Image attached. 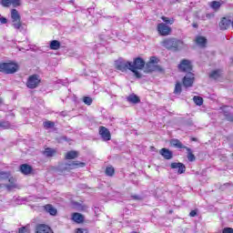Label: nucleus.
<instances>
[{"label": "nucleus", "mask_w": 233, "mask_h": 233, "mask_svg": "<svg viewBox=\"0 0 233 233\" xmlns=\"http://www.w3.org/2000/svg\"><path fill=\"white\" fill-rule=\"evenodd\" d=\"M182 88H181V83L177 82L175 86L174 94H181Z\"/></svg>", "instance_id": "obj_33"}, {"label": "nucleus", "mask_w": 233, "mask_h": 233, "mask_svg": "<svg viewBox=\"0 0 233 233\" xmlns=\"http://www.w3.org/2000/svg\"><path fill=\"white\" fill-rule=\"evenodd\" d=\"M189 216L190 218H196V216H198V211L196 210L190 211Z\"/></svg>", "instance_id": "obj_45"}, {"label": "nucleus", "mask_w": 233, "mask_h": 233, "mask_svg": "<svg viewBox=\"0 0 233 233\" xmlns=\"http://www.w3.org/2000/svg\"><path fill=\"white\" fill-rule=\"evenodd\" d=\"M0 188H1V184H0Z\"/></svg>", "instance_id": "obj_52"}, {"label": "nucleus", "mask_w": 233, "mask_h": 233, "mask_svg": "<svg viewBox=\"0 0 233 233\" xmlns=\"http://www.w3.org/2000/svg\"><path fill=\"white\" fill-rule=\"evenodd\" d=\"M171 147H174L175 148H185L187 149V147L184 146L179 139L173 138L170 141Z\"/></svg>", "instance_id": "obj_19"}, {"label": "nucleus", "mask_w": 233, "mask_h": 233, "mask_svg": "<svg viewBox=\"0 0 233 233\" xmlns=\"http://www.w3.org/2000/svg\"><path fill=\"white\" fill-rule=\"evenodd\" d=\"M226 119L228 120V121H233V115H232V113H230L229 115H228L227 116H226Z\"/></svg>", "instance_id": "obj_46"}, {"label": "nucleus", "mask_w": 233, "mask_h": 233, "mask_svg": "<svg viewBox=\"0 0 233 233\" xmlns=\"http://www.w3.org/2000/svg\"><path fill=\"white\" fill-rule=\"evenodd\" d=\"M61 48V43L57 40H52L50 42V49L51 50H59Z\"/></svg>", "instance_id": "obj_23"}, {"label": "nucleus", "mask_w": 233, "mask_h": 233, "mask_svg": "<svg viewBox=\"0 0 233 233\" xmlns=\"http://www.w3.org/2000/svg\"><path fill=\"white\" fill-rule=\"evenodd\" d=\"M133 199H141V197H139V196H133Z\"/></svg>", "instance_id": "obj_47"}, {"label": "nucleus", "mask_w": 233, "mask_h": 233, "mask_svg": "<svg viewBox=\"0 0 233 233\" xmlns=\"http://www.w3.org/2000/svg\"><path fill=\"white\" fill-rule=\"evenodd\" d=\"M11 18L12 25L15 30H19V32H23V30H26V25L21 23V15H19V11L17 9L11 10Z\"/></svg>", "instance_id": "obj_3"}, {"label": "nucleus", "mask_w": 233, "mask_h": 233, "mask_svg": "<svg viewBox=\"0 0 233 233\" xmlns=\"http://www.w3.org/2000/svg\"><path fill=\"white\" fill-rule=\"evenodd\" d=\"M161 45L164 48L172 52H179L183 48V41L177 38H166L162 41Z\"/></svg>", "instance_id": "obj_1"}, {"label": "nucleus", "mask_w": 233, "mask_h": 233, "mask_svg": "<svg viewBox=\"0 0 233 233\" xmlns=\"http://www.w3.org/2000/svg\"><path fill=\"white\" fill-rule=\"evenodd\" d=\"M87 12H88L89 14H92V8H88V9H87Z\"/></svg>", "instance_id": "obj_48"}, {"label": "nucleus", "mask_w": 233, "mask_h": 233, "mask_svg": "<svg viewBox=\"0 0 233 233\" xmlns=\"http://www.w3.org/2000/svg\"><path fill=\"white\" fill-rule=\"evenodd\" d=\"M45 210L50 214V216H56L57 214V209L52 207V205L48 204L45 206Z\"/></svg>", "instance_id": "obj_20"}, {"label": "nucleus", "mask_w": 233, "mask_h": 233, "mask_svg": "<svg viewBox=\"0 0 233 233\" xmlns=\"http://www.w3.org/2000/svg\"><path fill=\"white\" fill-rule=\"evenodd\" d=\"M193 28H198V24H193Z\"/></svg>", "instance_id": "obj_49"}, {"label": "nucleus", "mask_w": 233, "mask_h": 233, "mask_svg": "<svg viewBox=\"0 0 233 233\" xmlns=\"http://www.w3.org/2000/svg\"><path fill=\"white\" fill-rule=\"evenodd\" d=\"M54 125H55L54 122H51V121H46L44 123V127L46 128H52L54 127Z\"/></svg>", "instance_id": "obj_40"}, {"label": "nucleus", "mask_w": 233, "mask_h": 233, "mask_svg": "<svg viewBox=\"0 0 233 233\" xmlns=\"http://www.w3.org/2000/svg\"><path fill=\"white\" fill-rule=\"evenodd\" d=\"M186 150L187 152V159L190 162L196 161V156L192 153V149L190 147H186Z\"/></svg>", "instance_id": "obj_25"}, {"label": "nucleus", "mask_w": 233, "mask_h": 233, "mask_svg": "<svg viewBox=\"0 0 233 233\" xmlns=\"http://www.w3.org/2000/svg\"><path fill=\"white\" fill-rule=\"evenodd\" d=\"M193 141H196V138H193Z\"/></svg>", "instance_id": "obj_51"}, {"label": "nucleus", "mask_w": 233, "mask_h": 233, "mask_svg": "<svg viewBox=\"0 0 233 233\" xmlns=\"http://www.w3.org/2000/svg\"><path fill=\"white\" fill-rule=\"evenodd\" d=\"M0 72H4V74H15L17 72V65L12 63L0 64Z\"/></svg>", "instance_id": "obj_7"}, {"label": "nucleus", "mask_w": 233, "mask_h": 233, "mask_svg": "<svg viewBox=\"0 0 233 233\" xmlns=\"http://www.w3.org/2000/svg\"><path fill=\"white\" fill-rule=\"evenodd\" d=\"M212 17H214V14H206V15H202L200 19L206 21L207 19H212Z\"/></svg>", "instance_id": "obj_37"}, {"label": "nucleus", "mask_w": 233, "mask_h": 233, "mask_svg": "<svg viewBox=\"0 0 233 233\" xmlns=\"http://www.w3.org/2000/svg\"><path fill=\"white\" fill-rule=\"evenodd\" d=\"M114 172H115V169H114L113 167H107L106 168V174L107 176H110V177L114 176Z\"/></svg>", "instance_id": "obj_34"}, {"label": "nucleus", "mask_w": 233, "mask_h": 233, "mask_svg": "<svg viewBox=\"0 0 233 233\" xmlns=\"http://www.w3.org/2000/svg\"><path fill=\"white\" fill-rule=\"evenodd\" d=\"M127 101H128V103H132L133 105H137V103L141 102V99H139V96L137 95L131 94L127 97Z\"/></svg>", "instance_id": "obj_18"}, {"label": "nucleus", "mask_w": 233, "mask_h": 233, "mask_svg": "<svg viewBox=\"0 0 233 233\" xmlns=\"http://www.w3.org/2000/svg\"><path fill=\"white\" fill-rule=\"evenodd\" d=\"M39 83H41V79L39 78V76L37 75H32L28 77L26 82L27 88H37L39 86Z\"/></svg>", "instance_id": "obj_8"}, {"label": "nucleus", "mask_w": 233, "mask_h": 233, "mask_svg": "<svg viewBox=\"0 0 233 233\" xmlns=\"http://www.w3.org/2000/svg\"><path fill=\"white\" fill-rule=\"evenodd\" d=\"M86 167V164L85 162H79V161H71L69 163L64 164L60 167V169L62 170H74L75 168H83Z\"/></svg>", "instance_id": "obj_5"}, {"label": "nucleus", "mask_w": 233, "mask_h": 233, "mask_svg": "<svg viewBox=\"0 0 233 233\" xmlns=\"http://www.w3.org/2000/svg\"><path fill=\"white\" fill-rule=\"evenodd\" d=\"M18 233H30V229L28 228V226L22 227L19 228Z\"/></svg>", "instance_id": "obj_38"}, {"label": "nucleus", "mask_w": 233, "mask_h": 233, "mask_svg": "<svg viewBox=\"0 0 233 233\" xmlns=\"http://www.w3.org/2000/svg\"><path fill=\"white\" fill-rule=\"evenodd\" d=\"M3 103V100L0 98V105Z\"/></svg>", "instance_id": "obj_50"}, {"label": "nucleus", "mask_w": 233, "mask_h": 233, "mask_svg": "<svg viewBox=\"0 0 233 233\" xmlns=\"http://www.w3.org/2000/svg\"><path fill=\"white\" fill-rule=\"evenodd\" d=\"M0 5H2V6H4V8H9L10 0H0Z\"/></svg>", "instance_id": "obj_35"}, {"label": "nucleus", "mask_w": 233, "mask_h": 233, "mask_svg": "<svg viewBox=\"0 0 233 233\" xmlns=\"http://www.w3.org/2000/svg\"><path fill=\"white\" fill-rule=\"evenodd\" d=\"M222 233H233V228H225L222 230Z\"/></svg>", "instance_id": "obj_44"}, {"label": "nucleus", "mask_w": 233, "mask_h": 233, "mask_svg": "<svg viewBox=\"0 0 233 233\" xmlns=\"http://www.w3.org/2000/svg\"><path fill=\"white\" fill-rule=\"evenodd\" d=\"M218 26L220 30H228V28L232 26V20L228 17H223L221 18Z\"/></svg>", "instance_id": "obj_12"}, {"label": "nucleus", "mask_w": 233, "mask_h": 233, "mask_svg": "<svg viewBox=\"0 0 233 233\" xmlns=\"http://www.w3.org/2000/svg\"><path fill=\"white\" fill-rule=\"evenodd\" d=\"M76 233H88V229L79 228L76 229Z\"/></svg>", "instance_id": "obj_42"}, {"label": "nucleus", "mask_w": 233, "mask_h": 233, "mask_svg": "<svg viewBox=\"0 0 233 233\" xmlns=\"http://www.w3.org/2000/svg\"><path fill=\"white\" fill-rule=\"evenodd\" d=\"M0 181H9L10 184H5V187L7 190H12V188H15V178L12 177L10 172L1 171L0 172Z\"/></svg>", "instance_id": "obj_4"}, {"label": "nucleus", "mask_w": 233, "mask_h": 233, "mask_svg": "<svg viewBox=\"0 0 233 233\" xmlns=\"http://www.w3.org/2000/svg\"><path fill=\"white\" fill-rule=\"evenodd\" d=\"M36 233H54V231L47 225L40 224L36 227Z\"/></svg>", "instance_id": "obj_16"}, {"label": "nucleus", "mask_w": 233, "mask_h": 233, "mask_svg": "<svg viewBox=\"0 0 233 233\" xmlns=\"http://www.w3.org/2000/svg\"><path fill=\"white\" fill-rule=\"evenodd\" d=\"M210 79H219L221 77V69H217L209 74Z\"/></svg>", "instance_id": "obj_22"}, {"label": "nucleus", "mask_w": 233, "mask_h": 233, "mask_svg": "<svg viewBox=\"0 0 233 233\" xmlns=\"http://www.w3.org/2000/svg\"><path fill=\"white\" fill-rule=\"evenodd\" d=\"M115 66L116 70H120V72H127V70H130L131 68L130 61H127L123 58L116 60Z\"/></svg>", "instance_id": "obj_6"}, {"label": "nucleus", "mask_w": 233, "mask_h": 233, "mask_svg": "<svg viewBox=\"0 0 233 233\" xmlns=\"http://www.w3.org/2000/svg\"><path fill=\"white\" fill-rule=\"evenodd\" d=\"M159 154L160 156H163L164 159L169 160L174 157V153H172V151H170L168 148L163 147L162 149H160Z\"/></svg>", "instance_id": "obj_15"}, {"label": "nucleus", "mask_w": 233, "mask_h": 233, "mask_svg": "<svg viewBox=\"0 0 233 233\" xmlns=\"http://www.w3.org/2000/svg\"><path fill=\"white\" fill-rule=\"evenodd\" d=\"M162 21L166 23L167 25H174V18H168L167 16H162L161 17Z\"/></svg>", "instance_id": "obj_31"}, {"label": "nucleus", "mask_w": 233, "mask_h": 233, "mask_svg": "<svg viewBox=\"0 0 233 233\" xmlns=\"http://www.w3.org/2000/svg\"><path fill=\"white\" fill-rule=\"evenodd\" d=\"M99 134H100L103 141H110V139L112 137L110 135V131L108 130V128H106L105 127H99Z\"/></svg>", "instance_id": "obj_13"}, {"label": "nucleus", "mask_w": 233, "mask_h": 233, "mask_svg": "<svg viewBox=\"0 0 233 233\" xmlns=\"http://www.w3.org/2000/svg\"><path fill=\"white\" fill-rule=\"evenodd\" d=\"M72 219L76 223H83L85 218L83 217V215H81V213H74Z\"/></svg>", "instance_id": "obj_21"}, {"label": "nucleus", "mask_w": 233, "mask_h": 233, "mask_svg": "<svg viewBox=\"0 0 233 233\" xmlns=\"http://www.w3.org/2000/svg\"><path fill=\"white\" fill-rule=\"evenodd\" d=\"M157 32L160 34V35H170L172 28H170V26L167 25L165 23H160L157 25Z\"/></svg>", "instance_id": "obj_10"}, {"label": "nucleus", "mask_w": 233, "mask_h": 233, "mask_svg": "<svg viewBox=\"0 0 233 233\" xmlns=\"http://www.w3.org/2000/svg\"><path fill=\"white\" fill-rule=\"evenodd\" d=\"M131 68L130 72H133L134 76L137 77V79H141L142 76L137 70H143L145 68V60L141 57L134 58L133 62H130Z\"/></svg>", "instance_id": "obj_2"}, {"label": "nucleus", "mask_w": 233, "mask_h": 233, "mask_svg": "<svg viewBox=\"0 0 233 233\" xmlns=\"http://www.w3.org/2000/svg\"><path fill=\"white\" fill-rule=\"evenodd\" d=\"M196 43L197 45H199V46H205V45H207V38L204 36H198L196 38Z\"/></svg>", "instance_id": "obj_26"}, {"label": "nucleus", "mask_w": 233, "mask_h": 233, "mask_svg": "<svg viewBox=\"0 0 233 233\" xmlns=\"http://www.w3.org/2000/svg\"><path fill=\"white\" fill-rule=\"evenodd\" d=\"M85 105H87L88 106H90V105H92V97L90 96H85L83 99Z\"/></svg>", "instance_id": "obj_36"}, {"label": "nucleus", "mask_w": 233, "mask_h": 233, "mask_svg": "<svg viewBox=\"0 0 233 233\" xmlns=\"http://www.w3.org/2000/svg\"><path fill=\"white\" fill-rule=\"evenodd\" d=\"M20 172L25 174V176H28V174L32 173V167L28 164H22L20 166Z\"/></svg>", "instance_id": "obj_17"}, {"label": "nucleus", "mask_w": 233, "mask_h": 233, "mask_svg": "<svg viewBox=\"0 0 233 233\" xmlns=\"http://www.w3.org/2000/svg\"><path fill=\"white\" fill-rule=\"evenodd\" d=\"M171 168L176 169L177 168V174H185V171L187 170V167L181 162H173L171 163Z\"/></svg>", "instance_id": "obj_14"}, {"label": "nucleus", "mask_w": 233, "mask_h": 233, "mask_svg": "<svg viewBox=\"0 0 233 233\" xmlns=\"http://www.w3.org/2000/svg\"><path fill=\"white\" fill-rule=\"evenodd\" d=\"M14 6V8H17V6H21V0H10V6Z\"/></svg>", "instance_id": "obj_32"}, {"label": "nucleus", "mask_w": 233, "mask_h": 233, "mask_svg": "<svg viewBox=\"0 0 233 233\" xmlns=\"http://www.w3.org/2000/svg\"><path fill=\"white\" fill-rule=\"evenodd\" d=\"M193 101L198 105V106H201V105H203V97L201 96H195L193 97Z\"/></svg>", "instance_id": "obj_29"}, {"label": "nucleus", "mask_w": 233, "mask_h": 233, "mask_svg": "<svg viewBox=\"0 0 233 233\" xmlns=\"http://www.w3.org/2000/svg\"><path fill=\"white\" fill-rule=\"evenodd\" d=\"M222 112L224 113L225 117L230 114V108L228 106L222 107Z\"/></svg>", "instance_id": "obj_39"}, {"label": "nucleus", "mask_w": 233, "mask_h": 233, "mask_svg": "<svg viewBox=\"0 0 233 233\" xmlns=\"http://www.w3.org/2000/svg\"><path fill=\"white\" fill-rule=\"evenodd\" d=\"M0 23L1 25H6V23H8V20L6 19V17H4L0 15Z\"/></svg>", "instance_id": "obj_41"}, {"label": "nucleus", "mask_w": 233, "mask_h": 233, "mask_svg": "<svg viewBox=\"0 0 233 233\" xmlns=\"http://www.w3.org/2000/svg\"><path fill=\"white\" fill-rule=\"evenodd\" d=\"M77 156H79L77 151H69L66 155V159H76V157H77Z\"/></svg>", "instance_id": "obj_27"}, {"label": "nucleus", "mask_w": 233, "mask_h": 233, "mask_svg": "<svg viewBox=\"0 0 233 233\" xmlns=\"http://www.w3.org/2000/svg\"><path fill=\"white\" fill-rule=\"evenodd\" d=\"M157 63V61H156V57H151L150 61L147 64V68L149 70V72H154V64Z\"/></svg>", "instance_id": "obj_24"}, {"label": "nucleus", "mask_w": 233, "mask_h": 233, "mask_svg": "<svg viewBox=\"0 0 233 233\" xmlns=\"http://www.w3.org/2000/svg\"><path fill=\"white\" fill-rule=\"evenodd\" d=\"M56 154V150L50 147H47L44 151V155L46 156V157H52Z\"/></svg>", "instance_id": "obj_28"}, {"label": "nucleus", "mask_w": 233, "mask_h": 233, "mask_svg": "<svg viewBox=\"0 0 233 233\" xmlns=\"http://www.w3.org/2000/svg\"><path fill=\"white\" fill-rule=\"evenodd\" d=\"M211 8H213V10H219V8H221V3L218 1L211 2Z\"/></svg>", "instance_id": "obj_30"}, {"label": "nucleus", "mask_w": 233, "mask_h": 233, "mask_svg": "<svg viewBox=\"0 0 233 233\" xmlns=\"http://www.w3.org/2000/svg\"><path fill=\"white\" fill-rule=\"evenodd\" d=\"M183 85L186 88H188L194 85V74L192 72L187 73L183 78Z\"/></svg>", "instance_id": "obj_11"}, {"label": "nucleus", "mask_w": 233, "mask_h": 233, "mask_svg": "<svg viewBox=\"0 0 233 233\" xmlns=\"http://www.w3.org/2000/svg\"><path fill=\"white\" fill-rule=\"evenodd\" d=\"M178 69L181 72H187V74H190V72H192V64L189 60L183 59L178 65Z\"/></svg>", "instance_id": "obj_9"}, {"label": "nucleus", "mask_w": 233, "mask_h": 233, "mask_svg": "<svg viewBox=\"0 0 233 233\" xmlns=\"http://www.w3.org/2000/svg\"><path fill=\"white\" fill-rule=\"evenodd\" d=\"M0 127H2L3 128H10V123L8 122L1 123Z\"/></svg>", "instance_id": "obj_43"}]
</instances>
